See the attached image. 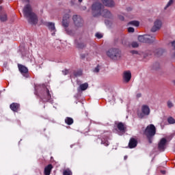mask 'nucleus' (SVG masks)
Listing matches in <instances>:
<instances>
[{"label": "nucleus", "mask_w": 175, "mask_h": 175, "mask_svg": "<svg viewBox=\"0 0 175 175\" xmlns=\"http://www.w3.org/2000/svg\"><path fill=\"white\" fill-rule=\"evenodd\" d=\"M51 170H53V165L49 164L47 166L44 167V175H50L51 174Z\"/></svg>", "instance_id": "obj_18"}, {"label": "nucleus", "mask_w": 175, "mask_h": 175, "mask_svg": "<svg viewBox=\"0 0 175 175\" xmlns=\"http://www.w3.org/2000/svg\"><path fill=\"white\" fill-rule=\"evenodd\" d=\"M0 20L2 23H5V21H8V14H3L0 16Z\"/></svg>", "instance_id": "obj_24"}, {"label": "nucleus", "mask_w": 175, "mask_h": 175, "mask_svg": "<svg viewBox=\"0 0 175 175\" xmlns=\"http://www.w3.org/2000/svg\"><path fill=\"white\" fill-rule=\"evenodd\" d=\"M107 55L113 59L114 61H118L121 58V51L118 49H111L107 52Z\"/></svg>", "instance_id": "obj_5"}, {"label": "nucleus", "mask_w": 175, "mask_h": 175, "mask_svg": "<svg viewBox=\"0 0 175 175\" xmlns=\"http://www.w3.org/2000/svg\"><path fill=\"white\" fill-rule=\"evenodd\" d=\"M137 146V139L133 137L131 138L129 142V148H135Z\"/></svg>", "instance_id": "obj_16"}, {"label": "nucleus", "mask_w": 175, "mask_h": 175, "mask_svg": "<svg viewBox=\"0 0 175 175\" xmlns=\"http://www.w3.org/2000/svg\"><path fill=\"white\" fill-rule=\"evenodd\" d=\"M63 75H64V76H66V75H68L69 73V70H63Z\"/></svg>", "instance_id": "obj_38"}, {"label": "nucleus", "mask_w": 175, "mask_h": 175, "mask_svg": "<svg viewBox=\"0 0 175 175\" xmlns=\"http://www.w3.org/2000/svg\"><path fill=\"white\" fill-rule=\"evenodd\" d=\"M10 108L12 111H14L15 113H17L20 109V104L17 103H13L10 105Z\"/></svg>", "instance_id": "obj_17"}, {"label": "nucleus", "mask_w": 175, "mask_h": 175, "mask_svg": "<svg viewBox=\"0 0 175 175\" xmlns=\"http://www.w3.org/2000/svg\"><path fill=\"white\" fill-rule=\"evenodd\" d=\"M101 144H104L105 147H107L110 143H109V139L108 138H103L101 140Z\"/></svg>", "instance_id": "obj_25"}, {"label": "nucleus", "mask_w": 175, "mask_h": 175, "mask_svg": "<svg viewBox=\"0 0 175 175\" xmlns=\"http://www.w3.org/2000/svg\"><path fill=\"white\" fill-rule=\"evenodd\" d=\"M73 75L74 76H75V77H79L83 75V70H74Z\"/></svg>", "instance_id": "obj_23"}, {"label": "nucleus", "mask_w": 175, "mask_h": 175, "mask_svg": "<svg viewBox=\"0 0 175 175\" xmlns=\"http://www.w3.org/2000/svg\"><path fill=\"white\" fill-rule=\"evenodd\" d=\"M94 73H99V65H98L93 70Z\"/></svg>", "instance_id": "obj_33"}, {"label": "nucleus", "mask_w": 175, "mask_h": 175, "mask_svg": "<svg viewBox=\"0 0 175 175\" xmlns=\"http://www.w3.org/2000/svg\"><path fill=\"white\" fill-rule=\"evenodd\" d=\"M117 128L120 132H125V129H126V127H125V124L122 122L118 123Z\"/></svg>", "instance_id": "obj_20"}, {"label": "nucleus", "mask_w": 175, "mask_h": 175, "mask_svg": "<svg viewBox=\"0 0 175 175\" xmlns=\"http://www.w3.org/2000/svg\"><path fill=\"white\" fill-rule=\"evenodd\" d=\"M159 53H163L162 49H159V50L157 51V54H158Z\"/></svg>", "instance_id": "obj_41"}, {"label": "nucleus", "mask_w": 175, "mask_h": 175, "mask_svg": "<svg viewBox=\"0 0 175 175\" xmlns=\"http://www.w3.org/2000/svg\"><path fill=\"white\" fill-rule=\"evenodd\" d=\"M130 25H134V27H139L140 23L137 21H132L129 23Z\"/></svg>", "instance_id": "obj_27"}, {"label": "nucleus", "mask_w": 175, "mask_h": 175, "mask_svg": "<svg viewBox=\"0 0 175 175\" xmlns=\"http://www.w3.org/2000/svg\"><path fill=\"white\" fill-rule=\"evenodd\" d=\"M131 79H132V73L131 71H124L123 73V80L125 83H129V81H131Z\"/></svg>", "instance_id": "obj_13"}, {"label": "nucleus", "mask_w": 175, "mask_h": 175, "mask_svg": "<svg viewBox=\"0 0 175 175\" xmlns=\"http://www.w3.org/2000/svg\"><path fill=\"white\" fill-rule=\"evenodd\" d=\"M150 110L148 105H142L141 112H137V116L139 118H144L147 116H150Z\"/></svg>", "instance_id": "obj_8"}, {"label": "nucleus", "mask_w": 175, "mask_h": 175, "mask_svg": "<svg viewBox=\"0 0 175 175\" xmlns=\"http://www.w3.org/2000/svg\"><path fill=\"white\" fill-rule=\"evenodd\" d=\"M72 20L74 21L75 27H77V28L83 27L84 21H83V18H81V16L78 15H74L72 16Z\"/></svg>", "instance_id": "obj_9"}, {"label": "nucleus", "mask_w": 175, "mask_h": 175, "mask_svg": "<svg viewBox=\"0 0 175 175\" xmlns=\"http://www.w3.org/2000/svg\"><path fill=\"white\" fill-rule=\"evenodd\" d=\"M103 6H107V8H114L116 3L113 0H101Z\"/></svg>", "instance_id": "obj_14"}, {"label": "nucleus", "mask_w": 175, "mask_h": 175, "mask_svg": "<svg viewBox=\"0 0 175 175\" xmlns=\"http://www.w3.org/2000/svg\"><path fill=\"white\" fill-rule=\"evenodd\" d=\"M105 9V5L100 2H94L92 5V14L93 17H99L102 14V10Z\"/></svg>", "instance_id": "obj_4"}, {"label": "nucleus", "mask_w": 175, "mask_h": 175, "mask_svg": "<svg viewBox=\"0 0 175 175\" xmlns=\"http://www.w3.org/2000/svg\"><path fill=\"white\" fill-rule=\"evenodd\" d=\"M73 147V145H71V148H72Z\"/></svg>", "instance_id": "obj_48"}, {"label": "nucleus", "mask_w": 175, "mask_h": 175, "mask_svg": "<svg viewBox=\"0 0 175 175\" xmlns=\"http://www.w3.org/2000/svg\"><path fill=\"white\" fill-rule=\"evenodd\" d=\"M138 40L139 42H141V43H154L155 40V36L147 34L139 36Z\"/></svg>", "instance_id": "obj_7"}, {"label": "nucleus", "mask_w": 175, "mask_h": 175, "mask_svg": "<svg viewBox=\"0 0 175 175\" xmlns=\"http://www.w3.org/2000/svg\"><path fill=\"white\" fill-rule=\"evenodd\" d=\"M95 36L97 39H102L103 38V36L100 33H96Z\"/></svg>", "instance_id": "obj_32"}, {"label": "nucleus", "mask_w": 175, "mask_h": 175, "mask_svg": "<svg viewBox=\"0 0 175 175\" xmlns=\"http://www.w3.org/2000/svg\"><path fill=\"white\" fill-rule=\"evenodd\" d=\"M168 124H175V120L172 117H170L167 118Z\"/></svg>", "instance_id": "obj_29"}, {"label": "nucleus", "mask_w": 175, "mask_h": 175, "mask_svg": "<svg viewBox=\"0 0 175 175\" xmlns=\"http://www.w3.org/2000/svg\"><path fill=\"white\" fill-rule=\"evenodd\" d=\"M100 16H102L105 18H111L113 17L111 12L109 10L105 8H103L101 11Z\"/></svg>", "instance_id": "obj_12"}, {"label": "nucleus", "mask_w": 175, "mask_h": 175, "mask_svg": "<svg viewBox=\"0 0 175 175\" xmlns=\"http://www.w3.org/2000/svg\"><path fill=\"white\" fill-rule=\"evenodd\" d=\"M70 15H69V14H66L63 16L62 24V27H64L68 35H73V31L70 30L68 28L69 24L70 23Z\"/></svg>", "instance_id": "obj_6"}, {"label": "nucleus", "mask_w": 175, "mask_h": 175, "mask_svg": "<svg viewBox=\"0 0 175 175\" xmlns=\"http://www.w3.org/2000/svg\"><path fill=\"white\" fill-rule=\"evenodd\" d=\"M141 1H144V0H141Z\"/></svg>", "instance_id": "obj_50"}, {"label": "nucleus", "mask_w": 175, "mask_h": 175, "mask_svg": "<svg viewBox=\"0 0 175 175\" xmlns=\"http://www.w3.org/2000/svg\"><path fill=\"white\" fill-rule=\"evenodd\" d=\"M131 46L133 47V49H136L139 47V44L137 42H132Z\"/></svg>", "instance_id": "obj_31"}, {"label": "nucleus", "mask_w": 175, "mask_h": 175, "mask_svg": "<svg viewBox=\"0 0 175 175\" xmlns=\"http://www.w3.org/2000/svg\"><path fill=\"white\" fill-rule=\"evenodd\" d=\"M161 173L162 174H166V171H165V170H161Z\"/></svg>", "instance_id": "obj_39"}, {"label": "nucleus", "mask_w": 175, "mask_h": 175, "mask_svg": "<svg viewBox=\"0 0 175 175\" xmlns=\"http://www.w3.org/2000/svg\"><path fill=\"white\" fill-rule=\"evenodd\" d=\"M81 58H82V59H83V58H85V55H81Z\"/></svg>", "instance_id": "obj_42"}, {"label": "nucleus", "mask_w": 175, "mask_h": 175, "mask_svg": "<svg viewBox=\"0 0 175 175\" xmlns=\"http://www.w3.org/2000/svg\"><path fill=\"white\" fill-rule=\"evenodd\" d=\"M72 171L69 169L64 170L63 172V175H72Z\"/></svg>", "instance_id": "obj_28"}, {"label": "nucleus", "mask_w": 175, "mask_h": 175, "mask_svg": "<svg viewBox=\"0 0 175 175\" xmlns=\"http://www.w3.org/2000/svg\"><path fill=\"white\" fill-rule=\"evenodd\" d=\"M18 68L19 72L21 73V75H23V76L28 74V68L25 67V66L23 64H18Z\"/></svg>", "instance_id": "obj_15"}, {"label": "nucleus", "mask_w": 175, "mask_h": 175, "mask_svg": "<svg viewBox=\"0 0 175 175\" xmlns=\"http://www.w3.org/2000/svg\"><path fill=\"white\" fill-rule=\"evenodd\" d=\"M130 53L133 55V54H137V55L139 54V52L137 51H135V50L131 51Z\"/></svg>", "instance_id": "obj_37"}, {"label": "nucleus", "mask_w": 175, "mask_h": 175, "mask_svg": "<svg viewBox=\"0 0 175 175\" xmlns=\"http://www.w3.org/2000/svg\"><path fill=\"white\" fill-rule=\"evenodd\" d=\"M45 25L46 27H48V29L53 31H55V23H53V22H46L45 23Z\"/></svg>", "instance_id": "obj_19"}, {"label": "nucleus", "mask_w": 175, "mask_h": 175, "mask_svg": "<svg viewBox=\"0 0 175 175\" xmlns=\"http://www.w3.org/2000/svg\"><path fill=\"white\" fill-rule=\"evenodd\" d=\"M23 14L27 19L29 24L36 25L38 24V16L32 12L31 5L27 4L23 8Z\"/></svg>", "instance_id": "obj_1"}, {"label": "nucleus", "mask_w": 175, "mask_h": 175, "mask_svg": "<svg viewBox=\"0 0 175 175\" xmlns=\"http://www.w3.org/2000/svg\"><path fill=\"white\" fill-rule=\"evenodd\" d=\"M166 143H167V140L165 138H162L158 144V149L160 151H165Z\"/></svg>", "instance_id": "obj_11"}, {"label": "nucleus", "mask_w": 175, "mask_h": 175, "mask_svg": "<svg viewBox=\"0 0 175 175\" xmlns=\"http://www.w3.org/2000/svg\"><path fill=\"white\" fill-rule=\"evenodd\" d=\"M42 90L40 95V98L43 103H47V102L51 101V91L44 85H42Z\"/></svg>", "instance_id": "obj_3"}, {"label": "nucleus", "mask_w": 175, "mask_h": 175, "mask_svg": "<svg viewBox=\"0 0 175 175\" xmlns=\"http://www.w3.org/2000/svg\"><path fill=\"white\" fill-rule=\"evenodd\" d=\"M118 18L121 21H124V16H122V15H118Z\"/></svg>", "instance_id": "obj_36"}, {"label": "nucleus", "mask_w": 175, "mask_h": 175, "mask_svg": "<svg viewBox=\"0 0 175 175\" xmlns=\"http://www.w3.org/2000/svg\"><path fill=\"white\" fill-rule=\"evenodd\" d=\"M126 158H128V157L125 156V157H124V159H126Z\"/></svg>", "instance_id": "obj_47"}, {"label": "nucleus", "mask_w": 175, "mask_h": 175, "mask_svg": "<svg viewBox=\"0 0 175 175\" xmlns=\"http://www.w3.org/2000/svg\"><path fill=\"white\" fill-rule=\"evenodd\" d=\"M3 2V0H0V5Z\"/></svg>", "instance_id": "obj_44"}, {"label": "nucleus", "mask_w": 175, "mask_h": 175, "mask_svg": "<svg viewBox=\"0 0 175 175\" xmlns=\"http://www.w3.org/2000/svg\"><path fill=\"white\" fill-rule=\"evenodd\" d=\"M87 44L84 43V42H78L77 43V49H84L85 47H86Z\"/></svg>", "instance_id": "obj_26"}, {"label": "nucleus", "mask_w": 175, "mask_h": 175, "mask_svg": "<svg viewBox=\"0 0 175 175\" xmlns=\"http://www.w3.org/2000/svg\"><path fill=\"white\" fill-rule=\"evenodd\" d=\"M27 2H29V0H27Z\"/></svg>", "instance_id": "obj_49"}, {"label": "nucleus", "mask_w": 175, "mask_h": 175, "mask_svg": "<svg viewBox=\"0 0 175 175\" xmlns=\"http://www.w3.org/2000/svg\"><path fill=\"white\" fill-rule=\"evenodd\" d=\"M161 27L162 21H161L159 19L156 20L154 23L153 27L151 29V32H157V31H159Z\"/></svg>", "instance_id": "obj_10"}, {"label": "nucleus", "mask_w": 175, "mask_h": 175, "mask_svg": "<svg viewBox=\"0 0 175 175\" xmlns=\"http://www.w3.org/2000/svg\"><path fill=\"white\" fill-rule=\"evenodd\" d=\"M128 32L133 33V32H135V29L133 27H129L128 28Z\"/></svg>", "instance_id": "obj_35"}, {"label": "nucleus", "mask_w": 175, "mask_h": 175, "mask_svg": "<svg viewBox=\"0 0 175 175\" xmlns=\"http://www.w3.org/2000/svg\"><path fill=\"white\" fill-rule=\"evenodd\" d=\"M0 10H2V5L0 6Z\"/></svg>", "instance_id": "obj_46"}, {"label": "nucleus", "mask_w": 175, "mask_h": 175, "mask_svg": "<svg viewBox=\"0 0 175 175\" xmlns=\"http://www.w3.org/2000/svg\"><path fill=\"white\" fill-rule=\"evenodd\" d=\"M126 10L127 12H131L132 10V8H131V7L127 8Z\"/></svg>", "instance_id": "obj_40"}, {"label": "nucleus", "mask_w": 175, "mask_h": 175, "mask_svg": "<svg viewBox=\"0 0 175 175\" xmlns=\"http://www.w3.org/2000/svg\"><path fill=\"white\" fill-rule=\"evenodd\" d=\"M173 2H174V0H170V1H168V3H167V5H166L165 9H167V8H169L170 6H172V5H173Z\"/></svg>", "instance_id": "obj_30"}, {"label": "nucleus", "mask_w": 175, "mask_h": 175, "mask_svg": "<svg viewBox=\"0 0 175 175\" xmlns=\"http://www.w3.org/2000/svg\"><path fill=\"white\" fill-rule=\"evenodd\" d=\"M167 106H168L169 109H172V107H173V103H172V101H168Z\"/></svg>", "instance_id": "obj_34"}, {"label": "nucleus", "mask_w": 175, "mask_h": 175, "mask_svg": "<svg viewBox=\"0 0 175 175\" xmlns=\"http://www.w3.org/2000/svg\"><path fill=\"white\" fill-rule=\"evenodd\" d=\"M78 1H79V2H80V3L83 2V0H78Z\"/></svg>", "instance_id": "obj_45"}, {"label": "nucleus", "mask_w": 175, "mask_h": 175, "mask_svg": "<svg viewBox=\"0 0 175 175\" xmlns=\"http://www.w3.org/2000/svg\"><path fill=\"white\" fill-rule=\"evenodd\" d=\"M157 133V128L154 124H149L146 126L144 131V135L146 136L148 143L152 144V137L155 136Z\"/></svg>", "instance_id": "obj_2"}, {"label": "nucleus", "mask_w": 175, "mask_h": 175, "mask_svg": "<svg viewBox=\"0 0 175 175\" xmlns=\"http://www.w3.org/2000/svg\"><path fill=\"white\" fill-rule=\"evenodd\" d=\"M142 96V94H137V98H140Z\"/></svg>", "instance_id": "obj_43"}, {"label": "nucleus", "mask_w": 175, "mask_h": 175, "mask_svg": "<svg viewBox=\"0 0 175 175\" xmlns=\"http://www.w3.org/2000/svg\"><path fill=\"white\" fill-rule=\"evenodd\" d=\"M88 88V83H85L83 84H81L79 88H78V91H85Z\"/></svg>", "instance_id": "obj_21"}, {"label": "nucleus", "mask_w": 175, "mask_h": 175, "mask_svg": "<svg viewBox=\"0 0 175 175\" xmlns=\"http://www.w3.org/2000/svg\"><path fill=\"white\" fill-rule=\"evenodd\" d=\"M65 122L67 124V125H72V124L74 122L73 118L67 117L65 118Z\"/></svg>", "instance_id": "obj_22"}]
</instances>
